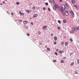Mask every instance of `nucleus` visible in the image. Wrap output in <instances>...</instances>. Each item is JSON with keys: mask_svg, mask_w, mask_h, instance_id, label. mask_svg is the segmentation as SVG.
Listing matches in <instances>:
<instances>
[{"mask_svg": "<svg viewBox=\"0 0 79 79\" xmlns=\"http://www.w3.org/2000/svg\"><path fill=\"white\" fill-rule=\"evenodd\" d=\"M56 8H57L58 10L60 11V7H59V6H58V5H55V6H54L53 7V9L54 10H56Z\"/></svg>", "mask_w": 79, "mask_h": 79, "instance_id": "f257e3e1", "label": "nucleus"}, {"mask_svg": "<svg viewBox=\"0 0 79 79\" xmlns=\"http://www.w3.org/2000/svg\"><path fill=\"white\" fill-rule=\"evenodd\" d=\"M70 13L71 14V16H72L73 18H74V17L75 16L74 15V12H73V10H70Z\"/></svg>", "mask_w": 79, "mask_h": 79, "instance_id": "f03ea898", "label": "nucleus"}, {"mask_svg": "<svg viewBox=\"0 0 79 79\" xmlns=\"http://www.w3.org/2000/svg\"><path fill=\"white\" fill-rule=\"evenodd\" d=\"M61 6L62 8L61 9V10H62V11H64L65 10V6L63 5H62Z\"/></svg>", "mask_w": 79, "mask_h": 79, "instance_id": "7ed1b4c3", "label": "nucleus"}, {"mask_svg": "<svg viewBox=\"0 0 79 79\" xmlns=\"http://www.w3.org/2000/svg\"><path fill=\"white\" fill-rule=\"evenodd\" d=\"M65 15L66 16H68L69 15V13H68V11H65Z\"/></svg>", "mask_w": 79, "mask_h": 79, "instance_id": "20e7f679", "label": "nucleus"}, {"mask_svg": "<svg viewBox=\"0 0 79 79\" xmlns=\"http://www.w3.org/2000/svg\"><path fill=\"white\" fill-rule=\"evenodd\" d=\"M64 6H65V8L66 9H69V6H68V4H65Z\"/></svg>", "mask_w": 79, "mask_h": 79, "instance_id": "39448f33", "label": "nucleus"}, {"mask_svg": "<svg viewBox=\"0 0 79 79\" xmlns=\"http://www.w3.org/2000/svg\"><path fill=\"white\" fill-rule=\"evenodd\" d=\"M72 30L74 31H74H76L77 29V27H74V28H72Z\"/></svg>", "mask_w": 79, "mask_h": 79, "instance_id": "423d86ee", "label": "nucleus"}, {"mask_svg": "<svg viewBox=\"0 0 79 79\" xmlns=\"http://www.w3.org/2000/svg\"><path fill=\"white\" fill-rule=\"evenodd\" d=\"M26 12L27 13H29L31 12V10H27Z\"/></svg>", "mask_w": 79, "mask_h": 79, "instance_id": "0eeeda50", "label": "nucleus"}, {"mask_svg": "<svg viewBox=\"0 0 79 79\" xmlns=\"http://www.w3.org/2000/svg\"><path fill=\"white\" fill-rule=\"evenodd\" d=\"M27 23H28V22L26 20H25L23 22V23L25 24H27Z\"/></svg>", "mask_w": 79, "mask_h": 79, "instance_id": "6e6552de", "label": "nucleus"}, {"mask_svg": "<svg viewBox=\"0 0 79 79\" xmlns=\"http://www.w3.org/2000/svg\"><path fill=\"white\" fill-rule=\"evenodd\" d=\"M59 53L60 54H62L64 53V52L63 51H59Z\"/></svg>", "mask_w": 79, "mask_h": 79, "instance_id": "1a4fd4ad", "label": "nucleus"}, {"mask_svg": "<svg viewBox=\"0 0 79 79\" xmlns=\"http://www.w3.org/2000/svg\"><path fill=\"white\" fill-rule=\"evenodd\" d=\"M74 32V31L73 30H71L70 31V34H73Z\"/></svg>", "mask_w": 79, "mask_h": 79, "instance_id": "9d476101", "label": "nucleus"}, {"mask_svg": "<svg viewBox=\"0 0 79 79\" xmlns=\"http://www.w3.org/2000/svg\"><path fill=\"white\" fill-rule=\"evenodd\" d=\"M47 29V26H44L43 28V30H46Z\"/></svg>", "mask_w": 79, "mask_h": 79, "instance_id": "9b49d317", "label": "nucleus"}, {"mask_svg": "<svg viewBox=\"0 0 79 79\" xmlns=\"http://www.w3.org/2000/svg\"><path fill=\"white\" fill-rule=\"evenodd\" d=\"M19 13L22 16H24V13H22L21 12V11L19 12Z\"/></svg>", "mask_w": 79, "mask_h": 79, "instance_id": "f8f14e48", "label": "nucleus"}, {"mask_svg": "<svg viewBox=\"0 0 79 79\" xmlns=\"http://www.w3.org/2000/svg\"><path fill=\"white\" fill-rule=\"evenodd\" d=\"M38 16V15L37 14H34L33 15V17H34V18H36V17H37V16Z\"/></svg>", "mask_w": 79, "mask_h": 79, "instance_id": "ddd939ff", "label": "nucleus"}, {"mask_svg": "<svg viewBox=\"0 0 79 79\" xmlns=\"http://www.w3.org/2000/svg\"><path fill=\"white\" fill-rule=\"evenodd\" d=\"M61 13L62 15H63V16H65V14H64V12H63V11H62Z\"/></svg>", "mask_w": 79, "mask_h": 79, "instance_id": "4468645a", "label": "nucleus"}, {"mask_svg": "<svg viewBox=\"0 0 79 79\" xmlns=\"http://www.w3.org/2000/svg\"><path fill=\"white\" fill-rule=\"evenodd\" d=\"M54 40H57V37H56V36H55L54 37Z\"/></svg>", "mask_w": 79, "mask_h": 79, "instance_id": "2eb2a0df", "label": "nucleus"}, {"mask_svg": "<svg viewBox=\"0 0 79 79\" xmlns=\"http://www.w3.org/2000/svg\"><path fill=\"white\" fill-rule=\"evenodd\" d=\"M68 42H66L65 43V46H68Z\"/></svg>", "mask_w": 79, "mask_h": 79, "instance_id": "dca6fc26", "label": "nucleus"}, {"mask_svg": "<svg viewBox=\"0 0 79 79\" xmlns=\"http://www.w3.org/2000/svg\"><path fill=\"white\" fill-rule=\"evenodd\" d=\"M66 20H64L63 21V23H66Z\"/></svg>", "mask_w": 79, "mask_h": 79, "instance_id": "f3484780", "label": "nucleus"}, {"mask_svg": "<svg viewBox=\"0 0 79 79\" xmlns=\"http://www.w3.org/2000/svg\"><path fill=\"white\" fill-rule=\"evenodd\" d=\"M74 62H72L71 64V66H73V65H74Z\"/></svg>", "mask_w": 79, "mask_h": 79, "instance_id": "a211bd4d", "label": "nucleus"}, {"mask_svg": "<svg viewBox=\"0 0 79 79\" xmlns=\"http://www.w3.org/2000/svg\"><path fill=\"white\" fill-rule=\"evenodd\" d=\"M72 3H75L74 0H72Z\"/></svg>", "mask_w": 79, "mask_h": 79, "instance_id": "6ab92c4d", "label": "nucleus"}, {"mask_svg": "<svg viewBox=\"0 0 79 79\" xmlns=\"http://www.w3.org/2000/svg\"><path fill=\"white\" fill-rule=\"evenodd\" d=\"M16 4L17 5H19V4H20V3L18 2H17L16 3Z\"/></svg>", "mask_w": 79, "mask_h": 79, "instance_id": "aec40b11", "label": "nucleus"}, {"mask_svg": "<svg viewBox=\"0 0 79 79\" xmlns=\"http://www.w3.org/2000/svg\"><path fill=\"white\" fill-rule=\"evenodd\" d=\"M61 45H64V43L63 42H61Z\"/></svg>", "mask_w": 79, "mask_h": 79, "instance_id": "412c9836", "label": "nucleus"}, {"mask_svg": "<svg viewBox=\"0 0 79 79\" xmlns=\"http://www.w3.org/2000/svg\"><path fill=\"white\" fill-rule=\"evenodd\" d=\"M58 23H59V24H61V21H60V20H58Z\"/></svg>", "mask_w": 79, "mask_h": 79, "instance_id": "4be33fe9", "label": "nucleus"}, {"mask_svg": "<svg viewBox=\"0 0 79 79\" xmlns=\"http://www.w3.org/2000/svg\"><path fill=\"white\" fill-rule=\"evenodd\" d=\"M60 62L61 63H64V61H63V60H61L60 61Z\"/></svg>", "mask_w": 79, "mask_h": 79, "instance_id": "5701e85b", "label": "nucleus"}, {"mask_svg": "<svg viewBox=\"0 0 79 79\" xmlns=\"http://www.w3.org/2000/svg\"><path fill=\"white\" fill-rule=\"evenodd\" d=\"M70 41H71V42H73V39H70Z\"/></svg>", "mask_w": 79, "mask_h": 79, "instance_id": "b1692460", "label": "nucleus"}, {"mask_svg": "<svg viewBox=\"0 0 79 79\" xmlns=\"http://www.w3.org/2000/svg\"><path fill=\"white\" fill-rule=\"evenodd\" d=\"M32 8L33 10H35V7H33Z\"/></svg>", "mask_w": 79, "mask_h": 79, "instance_id": "393cba45", "label": "nucleus"}, {"mask_svg": "<svg viewBox=\"0 0 79 79\" xmlns=\"http://www.w3.org/2000/svg\"><path fill=\"white\" fill-rule=\"evenodd\" d=\"M57 28H58V30H60V27H57Z\"/></svg>", "mask_w": 79, "mask_h": 79, "instance_id": "a878e982", "label": "nucleus"}, {"mask_svg": "<svg viewBox=\"0 0 79 79\" xmlns=\"http://www.w3.org/2000/svg\"><path fill=\"white\" fill-rule=\"evenodd\" d=\"M73 54V52H72L70 53V56H71V55H72Z\"/></svg>", "mask_w": 79, "mask_h": 79, "instance_id": "bb28decb", "label": "nucleus"}, {"mask_svg": "<svg viewBox=\"0 0 79 79\" xmlns=\"http://www.w3.org/2000/svg\"><path fill=\"white\" fill-rule=\"evenodd\" d=\"M45 5H48V3H47V2H46V3H45Z\"/></svg>", "mask_w": 79, "mask_h": 79, "instance_id": "cd10ccee", "label": "nucleus"}, {"mask_svg": "<svg viewBox=\"0 0 79 79\" xmlns=\"http://www.w3.org/2000/svg\"><path fill=\"white\" fill-rule=\"evenodd\" d=\"M55 55H58V53H57V52H55Z\"/></svg>", "mask_w": 79, "mask_h": 79, "instance_id": "c85d7f7f", "label": "nucleus"}, {"mask_svg": "<svg viewBox=\"0 0 79 79\" xmlns=\"http://www.w3.org/2000/svg\"><path fill=\"white\" fill-rule=\"evenodd\" d=\"M43 10H45V7H44L43 8Z\"/></svg>", "mask_w": 79, "mask_h": 79, "instance_id": "c756f323", "label": "nucleus"}, {"mask_svg": "<svg viewBox=\"0 0 79 79\" xmlns=\"http://www.w3.org/2000/svg\"><path fill=\"white\" fill-rule=\"evenodd\" d=\"M54 45H56V42H54Z\"/></svg>", "mask_w": 79, "mask_h": 79, "instance_id": "7c9ffc66", "label": "nucleus"}, {"mask_svg": "<svg viewBox=\"0 0 79 79\" xmlns=\"http://www.w3.org/2000/svg\"><path fill=\"white\" fill-rule=\"evenodd\" d=\"M48 11H50V9L49 8H48Z\"/></svg>", "mask_w": 79, "mask_h": 79, "instance_id": "2f4dec72", "label": "nucleus"}, {"mask_svg": "<svg viewBox=\"0 0 79 79\" xmlns=\"http://www.w3.org/2000/svg\"><path fill=\"white\" fill-rule=\"evenodd\" d=\"M53 62H56V60H53Z\"/></svg>", "mask_w": 79, "mask_h": 79, "instance_id": "473e14b6", "label": "nucleus"}, {"mask_svg": "<svg viewBox=\"0 0 79 79\" xmlns=\"http://www.w3.org/2000/svg\"><path fill=\"white\" fill-rule=\"evenodd\" d=\"M47 50H48H48H50V48H47Z\"/></svg>", "mask_w": 79, "mask_h": 79, "instance_id": "72a5a7b5", "label": "nucleus"}, {"mask_svg": "<svg viewBox=\"0 0 79 79\" xmlns=\"http://www.w3.org/2000/svg\"><path fill=\"white\" fill-rule=\"evenodd\" d=\"M77 29L79 31V26L77 28Z\"/></svg>", "mask_w": 79, "mask_h": 79, "instance_id": "f704fd0d", "label": "nucleus"}, {"mask_svg": "<svg viewBox=\"0 0 79 79\" xmlns=\"http://www.w3.org/2000/svg\"><path fill=\"white\" fill-rule=\"evenodd\" d=\"M3 3L4 4H5V2L4 1H3Z\"/></svg>", "mask_w": 79, "mask_h": 79, "instance_id": "c9c22d12", "label": "nucleus"}, {"mask_svg": "<svg viewBox=\"0 0 79 79\" xmlns=\"http://www.w3.org/2000/svg\"><path fill=\"white\" fill-rule=\"evenodd\" d=\"M27 35L28 36H29V35H29V34H28V33L27 34Z\"/></svg>", "mask_w": 79, "mask_h": 79, "instance_id": "e433bc0d", "label": "nucleus"}, {"mask_svg": "<svg viewBox=\"0 0 79 79\" xmlns=\"http://www.w3.org/2000/svg\"><path fill=\"white\" fill-rule=\"evenodd\" d=\"M77 61L78 63H79V60L78 59L77 60Z\"/></svg>", "mask_w": 79, "mask_h": 79, "instance_id": "4c0bfd02", "label": "nucleus"}, {"mask_svg": "<svg viewBox=\"0 0 79 79\" xmlns=\"http://www.w3.org/2000/svg\"><path fill=\"white\" fill-rule=\"evenodd\" d=\"M75 73L76 74H78V73H77V72L75 71Z\"/></svg>", "mask_w": 79, "mask_h": 79, "instance_id": "58836bf2", "label": "nucleus"}, {"mask_svg": "<svg viewBox=\"0 0 79 79\" xmlns=\"http://www.w3.org/2000/svg\"><path fill=\"white\" fill-rule=\"evenodd\" d=\"M62 2V0H60L59 1L60 2Z\"/></svg>", "mask_w": 79, "mask_h": 79, "instance_id": "ea45409f", "label": "nucleus"}, {"mask_svg": "<svg viewBox=\"0 0 79 79\" xmlns=\"http://www.w3.org/2000/svg\"><path fill=\"white\" fill-rule=\"evenodd\" d=\"M49 2L50 3H51V2H52V1H50V0H49Z\"/></svg>", "mask_w": 79, "mask_h": 79, "instance_id": "a19ab883", "label": "nucleus"}, {"mask_svg": "<svg viewBox=\"0 0 79 79\" xmlns=\"http://www.w3.org/2000/svg\"><path fill=\"white\" fill-rule=\"evenodd\" d=\"M19 21L20 22H22V20L21 19H20V20H19Z\"/></svg>", "mask_w": 79, "mask_h": 79, "instance_id": "79ce46f5", "label": "nucleus"}, {"mask_svg": "<svg viewBox=\"0 0 79 79\" xmlns=\"http://www.w3.org/2000/svg\"><path fill=\"white\" fill-rule=\"evenodd\" d=\"M38 33H39V34H40V33H41V32H40V31H39L38 32Z\"/></svg>", "mask_w": 79, "mask_h": 79, "instance_id": "37998d69", "label": "nucleus"}, {"mask_svg": "<svg viewBox=\"0 0 79 79\" xmlns=\"http://www.w3.org/2000/svg\"><path fill=\"white\" fill-rule=\"evenodd\" d=\"M39 44H40V45H42V43H39Z\"/></svg>", "mask_w": 79, "mask_h": 79, "instance_id": "c03bdc74", "label": "nucleus"}, {"mask_svg": "<svg viewBox=\"0 0 79 79\" xmlns=\"http://www.w3.org/2000/svg\"><path fill=\"white\" fill-rule=\"evenodd\" d=\"M63 59H66V57H63Z\"/></svg>", "mask_w": 79, "mask_h": 79, "instance_id": "a18cd8bd", "label": "nucleus"}, {"mask_svg": "<svg viewBox=\"0 0 79 79\" xmlns=\"http://www.w3.org/2000/svg\"><path fill=\"white\" fill-rule=\"evenodd\" d=\"M11 15H12L13 16V15H14L13 13H11Z\"/></svg>", "mask_w": 79, "mask_h": 79, "instance_id": "49530a36", "label": "nucleus"}, {"mask_svg": "<svg viewBox=\"0 0 79 79\" xmlns=\"http://www.w3.org/2000/svg\"><path fill=\"white\" fill-rule=\"evenodd\" d=\"M74 6H75V7H77V6L76 5H74Z\"/></svg>", "mask_w": 79, "mask_h": 79, "instance_id": "de8ad7c7", "label": "nucleus"}, {"mask_svg": "<svg viewBox=\"0 0 79 79\" xmlns=\"http://www.w3.org/2000/svg\"><path fill=\"white\" fill-rule=\"evenodd\" d=\"M31 24L32 25H33V23H31Z\"/></svg>", "mask_w": 79, "mask_h": 79, "instance_id": "09e8293b", "label": "nucleus"}, {"mask_svg": "<svg viewBox=\"0 0 79 79\" xmlns=\"http://www.w3.org/2000/svg\"><path fill=\"white\" fill-rule=\"evenodd\" d=\"M58 51V49H57L56 50V51Z\"/></svg>", "mask_w": 79, "mask_h": 79, "instance_id": "8fccbe9b", "label": "nucleus"}, {"mask_svg": "<svg viewBox=\"0 0 79 79\" xmlns=\"http://www.w3.org/2000/svg\"><path fill=\"white\" fill-rule=\"evenodd\" d=\"M51 35H52V36H53V34H51Z\"/></svg>", "mask_w": 79, "mask_h": 79, "instance_id": "3c124183", "label": "nucleus"}, {"mask_svg": "<svg viewBox=\"0 0 79 79\" xmlns=\"http://www.w3.org/2000/svg\"><path fill=\"white\" fill-rule=\"evenodd\" d=\"M77 42H78V43H79V40H78V41H77Z\"/></svg>", "mask_w": 79, "mask_h": 79, "instance_id": "603ef678", "label": "nucleus"}, {"mask_svg": "<svg viewBox=\"0 0 79 79\" xmlns=\"http://www.w3.org/2000/svg\"><path fill=\"white\" fill-rule=\"evenodd\" d=\"M0 5H2V4H0Z\"/></svg>", "mask_w": 79, "mask_h": 79, "instance_id": "864d4df0", "label": "nucleus"}, {"mask_svg": "<svg viewBox=\"0 0 79 79\" xmlns=\"http://www.w3.org/2000/svg\"><path fill=\"white\" fill-rule=\"evenodd\" d=\"M45 47H46V48H47V46H45Z\"/></svg>", "mask_w": 79, "mask_h": 79, "instance_id": "5fc2aeb1", "label": "nucleus"}, {"mask_svg": "<svg viewBox=\"0 0 79 79\" xmlns=\"http://www.w3.org/2000/svg\"><path fill=\"white\" fill-rule=\"evenodd\" d=\"M7 13H8V11H7Z\"/></svg>", "mask_w": 79, "mask_h": 79, "instance_id": "6e6d98bb", "label": "nucleus"}, {"mask_svg": "<svg viewBox=\"0 0 79 79\" xmlns=\"http://www.w3.org/2000/svg\"><path fill=\"white\" fill-rule=\"evenodd\" d=\"M15 21H16V20Z\"/></svg>", "mask_w": 79, "mask_h": 79, "instance_id": "4d7b16f0", "label": "nucleus"}]
</instances>
